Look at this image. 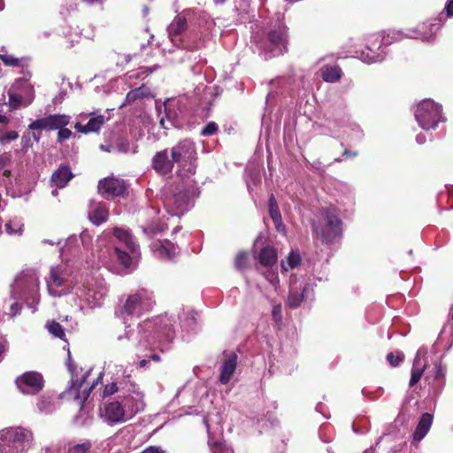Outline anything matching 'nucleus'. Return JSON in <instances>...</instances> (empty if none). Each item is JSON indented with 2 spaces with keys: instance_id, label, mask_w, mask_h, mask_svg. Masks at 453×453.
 Wrapping results in <instances>:
<instances>
[{
  "instance_id": "f257e3e1",
  "label": "nucleus",
  "mask_w": 453,
  "mask_h": 453,
  "mask_svg": "<svg viewBox=\"0 0 453 453\" xmlns=\"http://www.w3.org/2000/svg\"><path fill=\"white\" fill-rule=\"evenodd\" d=\"M171 157L178 165V175L190 178L196 170L197 151L196 143L191 139H183L171 148Z\"/></svg>"
},
{
  "instance_id": "f03ea898",
  "label": "nucleus",
  "mask_w": 453,
  "mask_h": 453,
  "mask_svg": "<svg viewBox=\"0 0 453 453\" xmlns=\"http://www.w3.org/2000/svg\"><path fill=\"white\" fill-rule=\"evenodd\" d=\"M12 297L25 301L34 311L33 304L39 303V279L34 271L19 273L12 285Z\"/></svg>"
},
{
  "instance_id": "7ed1b4c3",
  "label": "nucleus",
  "mask_w": 453,
  "mask_h": 453,
  "mask_svg": "<svg viewBox=\"0 0 453 453\" xmlns=\"http://www.w3.org/2000/svg\"><path fill=\"white\" fill-rule=\"evenodd\" d=\"M30 431L21 428H6L0 431V453H26L31 447Z\"/></svg>"
},
{
  "instance_id": "20e7f679",
  "label": "nucleus",
  "mask_w": 453,
  "mask_h": 453,
  "mask_svg": "<svg viewBox=\"0 0 453 453\" xmlns=\"http://www.w3.org/2000/svg\"><path fill=\"white\" fill-rule=\"evenodd\" d=\"M415 119L424 130L435 128L440 121H444L441 106L431 99L421 101L415 110Z\"/></svg>"
},
{
  "instance_id": "39448f33",
  "label": "nucleus",
  "mask_w": 453,
  "mask_h": 453,
  "mask_svg": "<svg viewBox=\"0 0 453 453\" xmlns=\"http://www.w3.org/2000/svg\"><path fill=\"white\" fill-rule=\"evenodd\" d=\"M260 54L265 59L280 56L287 50V27L280 24L270 30L267 40L259 45Z\"/></svg>"
},
{
  "instance_id": "423d86ee",
  "label": "nucleus",
  "mask_w": 453,
  "mask_h": 453,
  "mask_svg": "<svg viewBox=\"0 0 453 453\" xmlns=\"http://www.w3.org/2000/svg\"><path fill=\"white\" fill-rule=\"evenodd\" d=\"M326 226H322L313 223V232L325 242H332L342 233V221L338 218L334 209H326L322 212Z\"/></svg>"
},
{
  "instance_id": "0eeeda50",
  "label": "nucleus",
  "mask_w": 453,
  "mask_h": 453,
  "mask_svg": "<svg viewBox=\"0 0 453 453\" xmlns=\"http://www.w3.org/2000/svg\"><path fill=\"white\" fill-rule=\"evenodd\" d=\"M113 234L124 245L127 250H123L120 246H114L111 249V256L116 257L125 267H129L131 257L128 252L134 253L136 250V245L133 237L127 230L119 227L113 229Z\"/></svg>"
},
{
  "instance_id": "6e6552de",
  "label": "nucleus",
  "mask_w": 453,
  "mask_h": 453,
  "mask_svg": "<svg viewBox=\"0 0 453 453\" xmlns=\"http://www.w3.org/2000/svg\"><path fill=\"white\" fill-rule=\"evenodd\" d=\"M108 288L104 280L83 285L76 291V296L89 308L99 306L105 297Z\"/></svg>"
},
{
  "instance_id": "1a4fd4ad",
  "label": "nucleus",
  "mask_w": 453,
  "mask_h": 453,
  "mask_svg": "<svg viewBox=\"0 0 453 453\" xmlns=\"http://www.w3.org/2000/svg\"><path fill=\"white\" fill-rule=\"evenodd\" d=\"M193 203L190 191L184 188L166 196L164 200L165 208L172 216L183 215L193 206Z\"/></svg>"
},
{
  "instance_id": "9d476101",
  "label": "nucleus",
  "mask_w": 453,
  "mask_h": 453,
  "mask_svg": "<svg viewBox=\"0 0 453 453\" xmlns=\"http://www.w3.org/2000/svg\"><path fill=\"white\" fill-rule=\"evenodd\" d=\"M68 369L72 372V386L68 390V395L75 401L78 404L82 406L90 395V392L95 387V382L91 385L87 382V378L90 374V370H88L81 378L73 374V366L71 364L70 352L68 353Z\"/></svg>"
},
{
  "instance_id": "9b49d317",
  "label": "nucleus",
  "mask_w": 453,
  "mask_h": 453,
  "mask_svg": "<svg viewBox=\"0 0 453 453\" xmlns=\"http://www.w3.org/2000/svg\"><path fill=\"white\" fill-rule=\"evenodd\" d=\"M153 303L152 294L142 288L128 296L123 309L128 315L139 316L142 311L150 310Z\"/></svg>"
},
{
  "instance_id": "f8f14e48",
  "label": "nucleus",
  "mask_w": 453,
  "mask_h": 453,
  "mask_svg": "<svg viewBox=\"0 0 453 453\" xmlns=\"http://www.w3.org/2000/svg\"><path fill=\"white\" fill-rule=\"evenodd\" d=\"M312 293L311 287L301 278L292 276L289 281V295L287 303L290 308L298 307L301 303L310 297Z\"/></svg>"
},
{
  "instance_id": "ddd939ff",
  "label": "nucleus",
  "mask_w": 453,
  "mask_h": 453,
  "mask_svg": "<svg viewBox=\"0 0 453 453\" xmlns=\"http://www.w3.org/2000/svg\"><path fill=\"white\" fill-rule=\"evenodd\" d=\"M425 24L422 25L418 29L408 30L404 35L401 31H392L388 35L387 37H383L381 42L378 46V50H380L382 45H388L392 43L394 41H398L403 37L420 39L422 41H429L430 37H432L437 31V27L434 24H430L429 26V35L425 33L423 29L425 28Z\"/></svg>"
},
{
  "instance_id": "4468645a",
  "label": "nucleus",
  "mask_w": 453,
  "mask_h": 453,
  "mask_svg": "<svg viewBox=\"0 0 453 453\" xmlns=\"http://www.w3.org/2000/svg\"><path fill=\"white\" fill-rule=\"evenodd\" d=\"M71 120V117L66 114H50L49 116L37 119L29 124L28 128L39 131H54L60 127H66Z\"/></svg>"
},
{
  "instance_id": "2eb2a0df",
  "label": "nucleus",
  "mask_w": 453,
  "mask_h": 453,
  "mask_svg": "<svg viewBox=\"0 0 453 453\" xmlns=\"http://www.w3.org/2000/svg\"><path fill=\"white\" fill-rule=\"evenodd\" d=\"M15 383L19 390L26 395H35L43 388L42 376L36 372H27L19 376Z\"/></svg>"
},
{
  "instance_id": "dca6fc26",
  "label": "nucleus",
  "mask_w": 453,
  "mask_h": 453,
  "mask_svg": "<svg viewBox=\"0 0 453 453\" xmlns=\"http://www.w3.org/2000/svg\"><path fill=\"white\" fill-rule=\"evenodd\" d=\"M68 273L65 267L62 265L55 266L50 269V276L47 279L48 291L50 296H61L67 291L64 287Z\"/></svg>"
},
{
  "instance_id": "f3484780",
  "label": "nucleus",
  "mask_w": 453,
  "mask_h": 453,
  "mask_svg": "<svg viewBox=\"0 0 453 453\" xmlns=\"http://www.w3.org/2000/svg\"><path fill=\"white\" fill-rule=\"evenodd\" d=\"M101 418L109 425L122 423L131 418L124 404L118 401L105 404L101 410Z\"/></svg>"
},
{
  "instance_id": "a211bd4d",
  "label": "nucleus",
  "mask_w": 453,
  "mask_h": 453,
  "mask_svg": "<svg viewBox=\"0 0 453 453\" xmlns=\"http://www.w3.org/2000/svg\"><path fill=\"white\" fill-rule=\"evenodd\" d=\"M154 328V324L146 320L142 324H139L137 328L134 330H128L126 333V336L130 340L135 347H144L145 349L150 346L152 343L150 341V333Z\"/></svg>"
},
{
  "instance_id": "6ab92c4d",
  "label": "nucleus",
  "mask_w": 453,
  "mask_h": 453,
  "mask_svg": "<svg viewBox=\"0 0 453 453\" xmlns=\"http://www.w3.org/2000/svg\"><path fill=\"white\" fill-rule=\"evenodd\" d=\"M127 190V183L124 180L109 177L101 180L98 183V193L104 197L120 196Z\"/></svg>"
},
{
  "instance_id": "aec40b11",
  "label": "nucleus",
  "mask_w": 453,
  "mask_h": 453,
  "mask_svg": "<svg viewBox=\"0 0 453 453\" xmlns=\"http://www.w3.org/2000/svg\"><path fill=\"white\" fill-rule=\"evenodd\" d=\"M80 120L76 122L74 128L79 133L89 134L98 132L105 123L104 115H96L91 112L88 115L82 113L79 116Z\"/></svg>"
},
{
  "instance_id": "412c9836",
  "label": "nucleus",
  "mask_w": 453,
  "mask_h": 453,
  "mask_svg": "<svg viewBox=\"0 0 453 453\" xmlns=\"http://www.w3.org/2000/svg\"><path fill=\"white\" fill-rule=\"evenodd\" d=\"M426 354L427 349L426 347H421L418 349L412 365L410 387H413L419 381L426 367V361L424 359Z\"/></svg>"
},
{
  "instance_id": "4be33fe9",
  "label": "nucleus",
  "mask_w": 453,
  "mask_h": 453,
  "mask_svg": "<svg viewBox=\"0 0 453 453\" xmlns=\"http://www.w3.org/2000/svg\"><path fill=\"white\" fill-rule=\"evenodd\" d=\"M175 162L173 158L169 157L167 150H163L156 153L152 158V166L155 171L160 174L165 175L172 173Z\"/></svg>"
},
{
  "instance_id": "5701e85b",
  "label": "nucleus",
  "mask_w": 453,
  "mask_h": 453,
  "mask_svg": "<svg viewBox=\"0 0 453 453\" xmlns=\"http://www.w3.org/2000/svg\"><path fill=\"white\" fill-rule=\"evenodd\" d=\"M122 398L123 404L130 418H132L135 413L142 411L144 408L142 395L134 388H133L131 393L124 395Z\"/></svg>"
},
{
  "instance_id": "b1692460",
  "label": "nucleus",
  "mask_w": 453,
  "mask_h": 453,
  "mask_svg": "<svg viewBox=\"0 0 453 453\" xmlns=\"http://www.w3.org/2000/svg\"><path fill=\"white\" fill-rule=\"evenodd\" d=\"M187 28L186 18L183 15H177L167 27L168 36L172 42L180 44L181 36Z\"/></svg>"
},
{
  "instance_id": "393cba45",
  "label": "nucleus",
  "mask_w": 453,
  "mask_h": 453,
  "mask_svg": "<svg viewBox=\"0 0 453 453\" xmlns=\"http://www.w3.org/2000/svg\"><path fill=\"white\" fill-rule=\"evenodd\" d=\"M25 84L26 95L21 96L19 94H16L12 91H9V107L11 111L17 110L18 108L23 106L26 107L29 105L34 100V90L31 87H29L27 83Z\"/></svg>"
},
{
  "instance_id": "a878e982",
  "label": "nucleus",
  "mask_w": 453,
  "mask_h": 453,
  "mask_svg": "<svg viewBox=\"0 0 453 453\" xmlns=\"http://www.w3.org/2000/svg\"><path fill=\"white\" fill-rule=\"evenodd\" d=\"M238 357L234 352L226 355L220 368L219 381L222 384H227L231 380L237 365Z\"/></svg>"
},
{
  "instance_id": "bb28decb",
  "label": "nucleus",
  "mask_w": 453,
  "mask_h": 453,
  "mask_svg": "<svg viewBox=\"0 0 453 453\" xmlns=\"http://www.w3.org/2000/svg\"><path fill=\"white\" fill-rule=\"evenodd\" d=\"M88 218L89 220L96 226L105 222L108 219V210L101 203L91 202L88 208Z\"/></svg>"
},
{
  "instance_id": "cd10ccee",
  "label": "nucleus",
  "mask_w": 453,
  "mask_h": 453,
  "mask_svg": "<svg viewBox=\"0 0 453 453\" xmlns=\"http://www.w3.org/2000/svg\"><path fill=\"white\" fill-rule=\"evenodd\" d=\"M73 177L69 166H60L57 171L52 173L51 182L58 188H63Z\"/></svg>"
},
{
  "instance_id": "c85d7f7f",
  "label": "nucleus",
  "mask_w": 453,
  "mask_h": 453,
  "mask_svg": "<svg viewBox=\"0 0 453 453\" xmlns=\"http://www.w3.org/2000/svg\"><path fill=\"white\" fill-rule=\"evenodd\" d=\"M433 423V416L430 413H424L416 427L413 434V440L416 441H421L430 430Z\"/></svg>"
},
{
  "instance_id": "c756f323",
  "label": "nucleus",
  "mask_w": 453,
  "mask_h": 453,
  "mask_svg": "<svg viewBox=\"0 0 453 453\" xmlns=\"http://www.w3.org/2000/svg\"><path fill=\"white\" fill-rule=\"evenodd\" d=\"M155 255L162 259H172L179 253V248L171 242L155 244Z\"/></svg>"
},
{
  "instance_id": "7c9ffc66",
  "label": "nucleus",
  "mask_w": 453,
  "mask_h": 453,
  "mask_svg": "<svg viewBox=\"0 0 453 453\" xmlns=\"http://www.w3.org/2000/svg\"><path fill=\"white\" fill-rule=\"evenodd\" d=\"M375 46L376 45L373 43L368 45L365 50L360 52L358 58L366 64H372L382 61L385 58V53L383 50H380V52L375 51Z\"/></svg>"
},
{
  "instance_id": "2f4dec72",
  "label": "nucleus",
  "mask_w": 453,
  "mask_h": 453,
  "mask_svg": "<svg viewBox=\"0 0 453 453\" xmlns=\"http://www.w3.org/2000/svg\"><path fill=\"white\" fill-rule=\"evenodd\" d=\"M269 205V214L275 225V227L278 231H282L284 228V226L282 224L281 220V214L279 210L277 201L273 195H271L268 201Z\"/></svg>"
},
{
  "instance_id": "473e14b6",
  "label": "nucleus",
  "mask_w": 453,
  "mask_h": 453,
  "mask_svg": "<svg viewBox=\"0 0 453 453\" xmlns=\"http://www.w3.org/2000/svg\"><path fill=\"white\" fill-rule=\"evenodd\" d=\"M321 76L326 82H335L342 77V70L337 65H326L321 68Z\"/></svg>"
},
{
  "instance_id": "72a5a7b5",
  "label": "nucleus",
  "mask_w": 453,
  "mask_h": 453,
  "mask_svg": "<svg viewBox=\"0 0 453 453\" xmlns=\"http://www.w3.org/2000/svg\"><path fill=\"white\" fill-rule=\"evenodd\" d=\"M277 260V253L273 247H265L259 253V262L261 265L269 266L275 264Z\"/></svg>"
},
{
  "instance_id": "f704fd0d",
  "label": "nucleus",
  "mask_w": 453,
  "mask_h": 453,
  "mask_svg": "<svg viewBox=\"0 0 453 453\" xmlns=\"http://www.w3.org/2000/svg\"><path fill=\"white\" fill-rule=\"evenodd\" d=\"M152 96L150 88L142 85L141 87L129 91L126 96V102L131 104L138 99Z\"/></svg>"
},
{
  "instance_id": "c9c22d12",
  "label": "nucleus",
  "mask_w": 453,
  "mask_h": 453,
  "mask_svg": "<svg viewBox=\"0 0 453 453\" xmlns=\"http://www.w3.org/2000/svg\"><path fill=\"white\" fill-rule=\"evenodd\" d=\"M5 230L10 235H21L23 232V223L20 219L15 218L5 224Z\"/></svg>"
},
{
  "instance_id": "e433bc0d",
  "label": "nucleus",
  "mask_w": 453,
  "mask_h": 453,
  "mask_svg": "<svg viewBox=\"0 0 453 453\" xmlns=\"http://www.w3.org/2000/svg\"><path fill=\"white\" fill-rule=\"evenodd\" d=\"M301 257L299 253L296 251H291L288 257L287 261H281V269L283 272H288L289 269H294L300 264Z\"/></svg>"
},
{
  "instance_id": "4c0bfd02",
  "label": "nucleus",
  "mask_w": 453,
  "mask_h": 453,
  "mask_svg": "<svg viewBox=\"0 0 453 453\" xmlns=\"http://www.w3.org/2000/svg\"><path fill=\"white\" fill-rule=\"evenodd\" d=\"M92 448V443L90 441H84L81 443L76 444H68V453H88L90 451Z\"/></svg>"
},
{
  "instance_id": "58836bf2",
  "label": "nucleus",
  "mask_w": 453,
  "mask_h": 453,
  "mask_svg": "<svg viewBox=\"0 0 453 453\" xmlns=\"http://www.w3.org/2000/svg\"><path fill=\"white\" fill-rule=\"evenodd\" d=\"M47 328H48L50 334H51L55 337L64 339V337L65 335V329L59 323L55 322V321L49 322L47 324Z\"/></svg>"
},
{
  "instance_id": "ea45409f",
  "label": "nucleus",
  "mask_w": 453,
  "mask_h": 453,
  "mask_svg": "<svg viewBox=\"0 0 453 453\" xmlns=\"http://www.w3.org/2000/svg\"><path fill=\"white\" fill-rule=\"evenodd\" d=\"M211 453H234V451L224 442H215L211 445Z\"/></svg>"
},
{
  "instance_id": "a19ab883",
  "label": "nucleus",
  "mask_w": 453,
  "mask_h": 453,
  "mask_svg": "<svg viewBox=\"0 0 453 453\" xmlns=\"http://www.w3.org/2000/svg\"><path fill=\"white\" fill-rule=\"evenodd\" d=\"M72 135V131L65 127H60L58 130V138L57 141L59 143H62L63 142L68 140Z\"/></svg>"
},
{
  "instance_id": "79ce46f5",
  "label": "nucleus",
  "mask_w": 453,
  "mask_h": 453,
  "mask_svg": "<svg viewBox=\"0 0 453 453\" xmlns=\"http://www.w3.org/2000/svg\"><path fill=\"white\" fill-rule=\"evenodd\" d=\"M248 262V255L244 252H239L235 258V266L238 269H243L246 267Z\"/></svg>"
},
{
  "instance_id": "37998d69",
  "label": "nucleus",
  "mask_w": 453,
  "mask_h": 453,
  "mask_svg": "<svg viewBox=\"0 0 453 453\" xmlns=\"http://www.w3.org/2000/svg\"><path fill=\"white\" fill-rule=\"evenodd\" d=\"M218 131V125L214 122L208 123L201 131V134L209 136L214 134Z\"/></svg>"
},
{
  "instance_id": "c03bdc74",
  "label": "nucleus",
  "mask_w": 453,
  "mask_h": 453,
  "mask_svg": "<svg viewBox=\"0 0 453 453\" xmlns=\"http://www.w3.org/2000/svg\"><path fill=\"white\" fill-rule=\"evenodd\" d=\"M19 137V134L16 131H9L0 136V142L6 143L16 140Z\"/></svg>"
},
{
  "instance_id": "a18cd8bd",
  "label": "nucleus",
  "mask_w": 453,
  "mask_h": 453,
  "mask_svg": "<svg viewBox=\"0 0 453 453\" xmlns=\"http://www.w3.org/2000/svg\"><path fill=\"white\" fill-rule=\"evenodd\" d=\"M0 58L3 60V62L6 65L17 66L19 65V60L12 56H10V55H6V54L0 55Z\"/></svg>"
},
{
  "instance_id": "49530a36",
  "label": "nucleus",
  "mask_w": 453,
  "mask_h": 453,
  "mask_svg": "<svg viewBox=\"0 0 453 453\" xmlns=\"http://www.w3.org/2000/svg\"><path fill=\"white\" fill-rule=\"evenodd\" d=\"M403 356L402 354L395 355L394 353H388L387 355V360L392 366H397L403 360Z\"/></svg>"
},
{
  "instance_id": "de8ad7c7",
  "label": "nucleus",
  "mask_w": 453,
  "mask_h": 453,
  "mask_svg": "<svg viewBox=\"0 0 453 453\" xmlns=\"http://www.w3.org/2000/svg\"><path fill=\"white\" fill-rule=\"evenodd\" d=\"M119 390V386L117 385V383L115 382H112L111 384H108L104 387V393H103V395L105 397V396H109V395H113L114 393L118 392Z\"/></svg>"
},
{
  "instance_id": "09e8293b",
  "label": "nucleus",
  "mask_w": 453,
  "mask_h": 453,
  "mask_svg": "<svg viewBox=\"0 0 453 453\" xmlns=\"http://www.w3.org/2000/svg\"><path fill=\"white\" fill-rule=\"evenodd\" d=\"M272 316L274 321L280 322L282 320L281 316V304L278 303L273 305V311H272Z\"/></svg>"
},
{
  "instance_id": "8fccbe9b",
  "label": "nucleus",
  "mask_w": 453,
  "mask_h": 453,
  "mask_svg": "<svg viewBox=\"0 0 453 453\" xmlns=\"http://www.w3.org/2000/svg\"><path fill=\"white\" fill-rule=\"evenodd\" d=\"M80 240L82 242L83 246L88 247L91 242V236L88 232L84 231L81 234Z\"/></svg>"
},
{
  "instance_id": "3c124183",
  "label": "nucleus",
  "mask_w": 453,
  "mask_h": 453,
  "mask_svg": "<svg viewBox=\"0 0 453 453\" xmlns=\"http://www.w3.org/2000/svg\"><path fill=\"white\" fill-rule=\"evenodd\" d=\"M78 242V238L76 236H70L66 240V246L65 248H61V254L65 252V250H70L72 245H74Z\"/></svg>"
},
{
  "instance_id": "603ef678",
  "label": "nucleus",
  "mask_w": 453,
  "mask_h": 453,
  "mask_svg": "<svg viewBox=\"0 0 453 453\" xmlns=\"http://www.w3.org/2000/svg\"><path fill=\"white\" fill-rule=\"evenodd\" d=\"M141 453H166L164 449H162L160 447L157 446H150L146 448L144 450H142Z\"/></svg>"
},
{
  "instance_id": "864d4df0",
  "label": "nucleus",
  "mask_w": 453,
  "mask_h": 453,
  "mask_svg": "<svg viewBox=\"0 0 453 453\" xmlns=\"http://www.w3.org/2000/svg\"><path fill=\"white\" fill-rule=\"evenodd\" d=\"M10 161V156L6 154L0 155V172L4 170L6 164Z\"/></svg>"
},
{
  "instance_id": "5fc2aeb1",
  "label": "nucleus",
  "mask_w": 453,
  "mask_h": 453,
  "mask_svg": "<svg viewBox=\"0 0 453 453\" xmlns=\"http://www.w3.org/2000/svg\"><path fill=\"white\" fill-rule=\"evenodd\" d=\"M20 311V305L18 303H14L11 305V314L12 316L17 315Z\"/></svg>"
},
{
  "instance_id": "6e6d98bb",
  "label": "nucleus",
  "mask_w": 453,
  "mask_h": 453,
  "mask_svg": "<svg viewBox=\"0 0 453 453\" xmlns=\"http://www.w3.org/2000/svg\"><path fill=\"white\" fill-rule=\"evenodd\" d=\"M446 11H447V14L448 16L449 17H453V0L449 1L446 7H445Z\"/></svg>"
},
{
  "instance_id": "4d7b16f0",
  "label": "nucleus",
  "mask_w": 453,
  "mask_h": 453,
  "mask_svg": "<svg viewBox=\"0 0 453 453\" xmlns=\"http://www.w3.org/2000/svg\"><path fill=\"white\" fill-rule=\"evenodd\" d=\"M171 104H165L164 109L168 119H173L174 116L172 114L170 110Z\"/></svg>"
},
{
  "instance_id": "13d9d810",
  "label": "nucleus",
  "mask_w": 453,
  "mask_h": 453,
  "mask_svg": "<svg viewBox=\"0 0 453 453\" xmlns=\"http://www.w3.org/2000/svg\"><path fill=\"white\" fill-rule=\"evenodd\" d=\"M426 141V136L425 134H418L417 136H416V142L418 143V144H423L425 143Z\"/></svg>"
},
{
  "instance_id": "bf43d9fd",
  "label": "nucleus",
  "mask_w": 453,
  "mask_h": 453,
  "mask_svg": "<svg viewBox=\"0 0 453 453\" xmlns=\"http://www.w3.org/2000/svg\"><path fill=\"white\" fill-rule=\"evenodd\" d=\"M45 451L46 453H59V449L58 447H47Z\"/></svg>"
},
{
  "instance_id": "052dcab7",
  "label": "nucleus",
  "mask_w": 453,
  "mask_h": 453,
  "mask_svg": "<svg viewBox=\"0 0 453 453\" xmlns=\"http://www.w3.org/2000/svg\"><path fill=\"white\" fill-rule=\"evenodd\" d=\"M184 47L186 48H188L190 49L191 50H198L200 49L202 46H203V42H198L193 46H188V45H183Z\"/></svg>"
},
{
  "instance_id": "680f3d73",
  "label": "nucleus",
  "mask_w": 453,
  "mask_h": 453,
  "mask_svg": "<svg viewBox=\"0 0 453 453\" xmlns=\"http://www.w3.org/2000/svg\"><path fill=\"white\" fill-rule=\"evenodd\" d=\"M43 404L44 401H41L40 403H38V407L41 410V411H50V410L43 406Z\"/></svg>"
},
{
  "instance_id": "e2e57ef3",
  "label": "nucleus",
  "mask_w": 453,
  "mask_h": 453,
  "mask_svg": "<svg viewBox=\"0 0 453 453\" xmlns=\"http://www.w3.org/2000/svg\"><path fill=\"white\" fill-rule=\"evenodd\" d=\"M9 122V118H7L4 115L0 114V123L1 124H7Z\"/></svg>"
},
{
  "instance_id": "0e129e2a",
  "label": "nucleus",
  "mask_w": 453,
  "mask_h": 453,
  "mask_svg": "<svg viewBox=\"0 0 453 453\" xmlns=\"http://www.w3.org/2000/svg\"><path fill=\"white\" fill-rule=\"evenodd\" d=\"M74 422H75V424H76V425H79V426H84V425H86V424H87V422H86L85 420L81 421V420H80V418H79L78 416H77V417H75V418H74Z\"/></svg>"
},
{
  "instance_id": "69168bd1",
  "label": "nucleus",
  "mask_w": 453,
  "mask_h": 453,
  "mask_svg": "<svg viewBox=\"0 0 453 453\" xmlns=\"http://www.w3.org/2000/svg\"><path fill=\"white\" fill-rule=\"evenodd\" d=\"M82 1L88 4H96L102 3L103 0H82Z\"/></svg>"
},
{
  "instance_id": "338daca9",
  "label": "nucleus",
  "mask_w": 453,
  "mask_h": 453,
  "mask_svg": "<svg viewBox=\"0 0 453 453\" xmlns=\"http://www.w3.org/2000/svg\"><path fill=\"white\" fill-rule=\"evenodd\" d=\"M150 358L156 362H158L160 360V357L157 354H153V355L150 356Z\"/></svg>"
},
{
  "instance_id": "774afa93",
  "label": "nucleus",
  "mask_w": 453,
  "mask_h": 453,
  "mask_svg": "<svg viewBox=\"0 0 453 453\" xmlns=\"http://www.w3.org/2000/svg\"><path fill=\"white\" fill-rule=\"evenodd\" d=\"M148 362L149 361L147 359H142V360L140 361L139 366L140 367H145L147 365Z\"/></svg>"
}]
</instances>
